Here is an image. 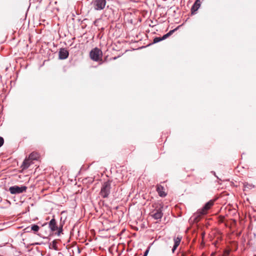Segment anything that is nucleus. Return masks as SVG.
Segmentation results:
<instances>
[{
    "mask_svg": "<svg viewBox=\"0 0 256 256\" xmlns=\"http://www.w3.org/2000/svg\"><path fill=\"white\" fill-rule=\"evenodd\" d=\"M214 203V200H210L208 202H206L204 206L202 208L198 210L197 212L194 214L193 217H194V220H193V222H198L200 219V216L202 215L205 214L207 213V212L208 210L210 208L213 206Z\"/></svg>",
    "mask_w": 256,
    "mask_h": 256,
    "instance_id": "1",
    "label": "nucleus"
},
{
    "mask_svg": "<svg viewBox=\"0 0 256 256\" xmlns=\"http://www.w3.org/2000/svg\"><path fill=\"white\" fill-rule=\"evenodd\" d=\"M111 189V182L109 180L104 182L102 186L100 195L102 198H108Z\"/></svg>",
    "mask_w": 256,
    "mask_h": 256,
    "instance_id": "2",
    "label": "nucleus"
},
{
    "mask_svg": "<svg viewBox=\"0 0 256 256\" xmlns=\"http://www.w3.org/2000/svg\"><path fill=\"white\" fill-rule=\"evenodd\" d=\"M90 58L95 62H99L102 60V52L98 48H95L91 50L90 52Z\"/></svg>",
    "mask_w": 256,
    "mask_h": 256,
    "instance_id": "3",
    "label": "nucleus"
},
{
    "mask_svg": "<svg viewBox=\"0 0 256 256\" xmlns=\"http://www.w3.org/2000/svg\"><path fill=\"white\" fill-rule=\"evenodd\" d=\"M27 188V187L24 186H14L10 187L8 190L11 194H17L26 192Z\"/></svg>",
    "mask_w": 256,
    "mask_h": 256,
    "instance_id": "4",
    "label": "nucleus"
},
{
    "mask_svg": "<svg viewBox=\"0 0 256 256\" xmlns=\"http://www.w3.org/2000/svg\"><path fill=\"white\" fill-rule=\"evenodd\" d=\"M106 0H94L92 2L94 8L96 10H104L106 6Z\"/></svg>",
    "mask_w": 256,
    "mask_h": 256,
    "instance_id": "5",
    "label": "nucleus"
},
{
    "mask_svg": "<svg viewBox=\"0 0 256 256\" xmlns=\"http://www.w3.org/2000/svg\"><path fill=\"white\" fill-rule=\"evenodd\" d=\"M69 54L68 52L64 48H61L58 52L59 58L60 60L66 59Z\"/></svg>",
    "mask_w": 256,
    "mask_h": 256,
    "instance_id": "6",
    "label": "nucleus"
},
{
    "mask_svg": "<svg viewBox=\"0 0 256 256\" xmlns=\"http://www.w3.org/2000/svg\"><path fill=\"white\" fill-rule=\"evenodd\" d=\"M182 236H178L177 237H174V245L172 248V252H174L175 250L176 249L178 246H179L180 242L182 240Z\"/></svg>",
    "mask_w": 256,
    "mask_h": 256,
    "instance_id": "7",
    "label": "nucleus"
},
{
    "mask_svg": "<svg viewBox=\"0 0 256 256\" xmlns=\"http://www.w3.org/2000/svg\"><path fill=\"white\" fill-rule=\"evenodd\" d=\"M50 228L52 232H54L58 230V226L56 220L54 218H52L48 223Z\"/></svg>",
    "mask_w": 256,
    "mask_h": 256,
    "instance_id": "8",
    "label": "nucleus"
},
{
    "mask_svg": "<svg viewBox=\"0 0 256 256\" xmlns=\"http://www.w3.org/2000/svg\"><path fill=\"white\" fill-rule=\"evenodd\" d=\"M163 214L162 210L159 208L156 210L155 212L152 214V217L156 220H158L162 218Z\"/></svg>",
    "mask_w": 256,
    "mask_h": 256,
    "instance_id": "9",
    "label": "nucleus"
},
{
    "mask_svg": "<svg viewBox=\"0 0 256 256\" xmlns=\"http://www.w3.org/2000/svg\"><path fill=\"white\" fill-rule=\"evenodd\" d=\"M156 191L158 195L161 197H164L166 196V194L164 190V187L160 185H158L156 187Z\"/></svg>",
    "mask_w": 256,
    "mask_h": 256,
    "instance_id": "10",
    "label": "nucleus"
},
{
    "mask_svg": "<svg viewBox=\"0 0 256 256\" xmlns=\"http://www.w3.org/2000/svg\"><path fill=\"white\" fill-rule=\"evenodd\" d=\"M31 160L29 158L24 160L21 166L23 170L28 168L31 164Z\"/></svg>",
    "mask_w": 256,
    "mask_h": 256,
    "instance_id": "11",
    "label": "nucleus"
},
{
    "mask_svg": "<svg viewBox=\"0 0 256 256\" xmlns=\"http://www.w3.org/2000/svg\"><path fill=\"white\" fill-rule=\"evenodd\" d=\"M29 229H30L29 227H28L26 228V230H27V231H26L27 232H30L29 230ZM39 229H40V227L38 225L32 224V225L31 228H30V230H33L34 232H37L38 231Z\"/></svg>",
    "mask_w": 256,
    "mask_h": 256,
    "instance_id": "12",
    "label": "nucleus"
},
{
    "mask_svg": "<svg viewBox=\"0 0 256 256\" xmlns=\"http://www.w3.org/2000/svg\"><path fill=\"white\" fill-rule=\"evenodd\" d=\"M38 154L37 152H32L28 156L29 159H30L32 160H38Z\"/></svg>",
    "mask_w": 256,
    "mask_h": 256,
    "instance_id": "13",
    "label": "nucleus"
},
{
    "mask_svg": "<svg viewBox=\"0 0 256 256\" xmlns=\"http://www.w3.org/2000/svg\"><path fill=\"white\" fill-rule=\"evenodd\" d=\"M50 248L54 249L56 250H58V248L57 246V242L56 240H54L52 242L50 245Z\"/></svg>",
    "mask_w": 256,
    "mask_h": 256,
    "instance_id": "14",
    "label": "nucleus"
},
{
    "mask_svg": "<svg viewBox=\"0 0 256 256\" xmlns=\"http://www.w3.org/2000/svg\"><path fill=\"white\" fill-rule=\"evenodd\" d=\"M177 30V28H175L173 30H170L168 33H167L166 34L162 36V40H164L165 39H166V38H168L169 36H170V35H172L173 32L176 30Z\"/></svg>",
    "mask_w": 256,
    "mask_h": 256,
    "instance_id": "15",
    "label": "nucleus"
},
{
    "mask_svg": "<svg viewBox=\"0 0 256 256\" xmlns=\"http://www.w3.org/2000/svg\"><path fill=\"white\" fill-rule=\"evenodd\" d=\"M200 0H196L194 5H193V10L195 11L198 10L200 6Z\"/></svg>",
    "mask_w": 256,
    "mask_h": 256,
    "instance_id": "16",
    "label": "nucleus"
},
{
    "mask_svg": "<svg viewBox=\"0 0 256 256\" xmlns=\"http://www.w3.org/2000/svg\"><path fill=\"white\" fill-rule=\"evenodd\" d=\"M254 187V186H252V184H244V190H246V188H252Z\"/></svg>",
    "mask_w": 256,
    "mask_h": 256,
    "instance_id": "17",
    "label": "nucleus"
},
{
    "mask_svg": "<svg viewBox=\"0 0 256 256\" xmlns=\"http://www.w3.org/2000/svg\"><path fill=\"white\" fill-rule=\"evenodd\" d=\"M162 37H156L154 39V42L156 43L162 40Z\"/></svg>",
    "mask_w": 256,
    "mask_h": 256,
    "instance_id": "18",
    "label": "nucleus"
},
{
    "mask_svg": "<svg viewBox=\"0 0 256 256\" xmlns=\"http://www.w3.org/2000/svg\"><path fill=\"white\" fill-rule=\"evenodd\" d=\"M58 232H56V234L58 236H60V234L62 232V226L61 227L58 228Z\"/></svg>",
    "mask_w": 256,
    "mask_h": 256,
    "instance_id": "19",
    "label": "nucleus"
},
{
    "mask_svg": "<svg viewBox=\"0 0 256 256\" xmlns=\"http://www.w3.org/2000/svg\"><path fill=\"white\" fill-rule=\"evenodd\" d=\"M4 142V138L0 136V147H1Z\"/></svg>",
    "mask_w": 256,
    "mask_h": 256,
    "instance_id": "20",
    "label": "nucleus"
},
{
    "mask_svg": "<svg viewBox=\"0 0 256 256\" xmlns=\"http://www.w3.org/2000/svg\"><path fill=\"white\" fill-rule=\"evenodd\" d=\"M148 252H149V250H148V249H147V250L145 251V252H144V256H147V255H148Z\"/></svg>",
    "mask_w": 256,
    "mask_h": 256,
    "instance_id": "21",
    "label": "nucleus"
},
{
    "mask_svg": "<svg viewBox=\"0 0 256 256\" xmlns=\"http://www.w3.org/2000/svg\"><path fill=\"white\" fill-rule=\"evenodd\" d=\"M190 12H191V14H192V8L190 9Z\"/></svg>",
    "mask_w": 256,
    "mask_h": 256,
    "instance_id": "22",
    "label": "nucleus"
}]
</instances>
